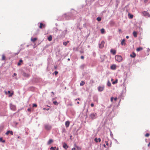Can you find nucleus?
Returning a JSON list of instances; mask_svg holds the SVG:
<instances>
[{
	"instance_id": "f257e3e1",
	"label": "nucleus",
	"mask_w": 150,
	"mask_h": 150,
	"mask_svg": "<svg viewBox=\"0 0 150 150\" xmlns=\"http://www.w3.org/2000/svg\"><path fill=\"white\" fill-rule=\"evenodd\" d=\"M115 59L116 61L118 62H120L122 60V57L120 55H116L115 57Z\"/></svg>"
},
{
	"instance_id": "f03ea898",
	"label": "nucleus",
	"mask_w": 150,
	"mask_h": 150,
	"mask_svg": "<svg viewBox=\"0 0 150 150\" xmlns=\"http://www.w3.org/2000/svg\"><path fill=\"white\" fill-rule=\"evenodd\" d=\"M81 147L77 145L76 144H74V147L71 149V150H81Z\"/></svg>"
},
{
	"instance_id": "7ed1b4c3",
	"label": "nucleus",
	"mask_w": 150,
	"mask_h": 150,
	"mask_svg": "<svg viewBox=\"0 0 150 150\" xmlns=\"http://www.w3.org/2000/svg\"><path fill=\"white\" fill-rule=\"evenodd\" d=\"M96 113H91L89 115V117L92 120H93L96 118Z\"/></svg>"
},
{
	"instance_id": "20e7f679",
	"label": "nucleus",
	"mask_w": 150,
	"mask_h": 150,
	"mask_svg": "<svg viewBox=\"0 0 150 150\" xmlns=\"http://www.w3.org/2000/svg\"><path fill=\"white\" fill-rule=\"evenodd\" d=\"M142 13L144 16L148 17H150V14L147 11H143L142 12Z\"/></svg>"
},
{
	"instance_id": "39448f33",
	"label": "nucleus",
	"mask_w": 150,
	"mask_h": 150,
	"mask_svg": "<svg viewBox=\"0 0 150 150\" xmlns=\"http://www.w3.org/2000/svg\"><path fill=\"white\" fill-rule=\"evenodd\" d=\"M45 128L47 130H50L51 128V126L48 125H46L45 126Z\"/></svg>"
},
{
	"instance_id": "423d86ee",
	"label": "nucleus",
	"mask_w": 150,
	"mask_h": 150,
	"mask_svg": "<svg viewBox=\"0 0 150 150\" xmlns=\"http://www.w3.org/2000/svg\"><path fill=\"white\" fill-rule=\"evenodd\" d=\"M105 42L104 41H102L99 44V47L100 48H101L103 47L104 46Z\"/></svg>"
},
{
	"instance_id": "0eeeda50",
	"label": "nucleus",
	"mask_w": 150,
	"mask_h": 150,
	"mask_svg": "<svg viewBox=\"0 0 150 150\" xmlns=\"http://www.w3.org/2000/svg\"><path fill=\"white\" fill-rule=\"evenodd\" d=\"M46 25L45 24H43L42 23H40V25L39 26V28L40 29L42 28H44L45 27Z\"/></svg>"
},
{
	"instance_id": "6e6552de",
	"label": "nucleus",
	"mask_w": 150,
	"mask_h": 150,
	"mask_svg": "<svg viewBox=\"0 0 150 150\" xmlns=\"http://www.w3.org/2000/svg\"><path fill=\"white\" fill-rule=\"evenodd\" d=\"M10 108L11 110H15L16 109V107L15 105H12L11 106Z\"/></svg>"
},
{
	"instance_id": "1a4fd4ad",
	"label": "nucleus",
	"mask_w": 150,
	"mask_h": 150,
	"mask_svg": "<svg viewBox=\"0 0 150 150\" xmlns=\"http://www.w3.org/2000/svg\"><path fill=\"white\" fill-rule=\"evenodd\" d=\"M63 147L64 149H67L69 147L68 146H67V144L65 143H64L63 144Z\"/></svg>"
},
{
	"instance_id": "9d476101",
	"label": "nucleus",
	"mask_w": 150,
	"mask_h": 150,
	"mask_svg": "<svg viewBox=\"0 0 150 150\" xmlns=\"http://www.w3.org/2000/svg\"><path fill=\"white\" fill-rule=\"evenodd\" d=\"M6 60V57L4 54H3L2 55L1 60L2 61H5Z\"/></svg>"
},
{
	"instance_id": "9b49d317",
	"label": "nucleus",
	"mask_w": 150,
	"mask_h": 150,
	"mask_svg": "<svg viewBox=\"0 0 150 150\" xmlns=\"http://www.w3.org/2000/svg\"><path fill=\"white\" fill-rule=\"evenodd\" d=\"M110 52L113 55H114L116 54V51L115 50L112 49L110 50Z\"/></svg>"
},
{
	"instance_id": "f8f14e48",
	"label": "nucleus",
	"mask_w": 150,
	"mask_h": 150,
	"mask_svg": "<svg viewBox=\"0 0 150 150\" xmlns=\"http://www.w3.org/2000/svg\"><path fill=\"white\" fill-rule=\"evenodd\" d=\"M70 125V122L69 121H67L65 122V126L66 127H68Z\"/></svg>"
},
{
	"instance_id": "ddd939ff",
	"label": "nucleus",
	"mask_w": 150,
	"mask_h": 150,
	"mask_svg": "<svg viewBox=\"0 0 150 150\" xmlns=\"http://www.w3.org/2000/svg\"><path fill=\"white\" fill-rule=\"evenodd\" d=\"M9 133H10V134L13 135V133L12 131H8L6 133V135H8Z\"/></svg>"
},
{
	"instance_id": "4468645a",
	"label": "nucleus",
	"mask_w": 150,
	"mask_h": 150,
	"mask_svg": "<svg viewBox=\"0 0 150 150\" xmlns=\"http://www.w3.org/2000/svg\"><path fill=\"white\" fill-rule=\"evenodd\" d=\"M104 87L101 86H99L98 88V90L99 91H101L103 90Z\"/></svg>"
},
{
	"instance_id": "2eb2a0df",
	"label": "nucleus",
	"mask_w": 150,
	"mask_h": 150,
	"mask_svg": "<svg viewBox=\"0 0 150 150\" xmlns=\"http://www.w3.org/2000/svg\"><path fill=\"white\" fill-rule=\"evenodd\" d=\"M121 44L122 45H125L126 43L125 42V39H123L121 41Z\"/></svg>"
},
{
	"instance_id": "dca6fc26",
	"label": "nucleus",
	"mask_w": 150,
	"mask_h": 150,
	"mask_svg": "<svg viewBox=\"0 0 150 150\" xmlns=\"http://www.w3.org/2000/svg\"><path fill=\"white\" fill-rule=\"evenodd\" d=\"M133 35L135 37V38H136L137 37V32H136V31H134L133 32Z\"/></svg>"
},
{
	"instance_id": "f3484780",
	"label": "nucleus",
	"mask_w": 150,
	"mask_h": 150,
	"mask_svg": "<svg viewBox=\"0 0 150 150\" xmlns=\"http://www.w3.org/2000/svg\"><path fill=\"white\" fill-rule=\"evenodd\" d=\"M8 93L9 94V97L13 95V92H12L11 93V91H8Z\"/></svg>"
},
{
	"instance_id": "a211bd4d",
	"label": "nucleus",
	"mask_w": 150,
	"mask_h": 150,
	"mask_svg": "<svg viewBox=\"0 0 150 150\" xmlns=\"http://www.w3.org/2000/svg\"><path fill=\"white\" fill-rule=\"evenodd\" d=\"M136 56V54L134 52H133L132 54L130 55V57L133 58L135 57Z\"/></svg>"
},
{
	"instance_id": "6ab92c4d",
	"label": "nucleus",
	"mask_w": 150,
	"mask_h": 150,
	"mask_svg": "<svg viewBox=\"0 0 150 150\" xmlns=\"http://www.w3.org/2000/svg\"><path fill=\"white\" fill-rule=\"evenodd\" d=\"M53 142V140L52 139H50L47 142V144L49 145L51 143H52Z\"/></svg>"
},
{
	"instance_id": "aec40b11",
	"label": "nucleus",
	"mask_w": 150,
	"mask_h": 150,
	"mask_svg": "<svg viewBox=\"0 0 150 150\" xmlns=\"http://www.w3.org/2000/svg\"><path fill=\"white\" fill-rule=\"evenodd\" d=\"M143 50V48L142 47H139L137 48L136 49V50L137 51H140L142 50Z\"/></svg>"
},
{
	"instance_id": "412c9836",
	"label": "nucleus",
	"mask_w": 150,
	"mask_h": 150,
	"mask_svg": "<svg viewBox=\"0 0 150 150\" xmlns=\"http://www.w3.org/2000/svg\"><path fill=\"white\" fill-rule=\"evenodd\" d=\"M37 39V38H32L31 39V40L32 42H34Z\"/></svg>"
},
{
	"instance_id": "4be33fe9",
	"label": "nucleus",
	"mask_w": 150,
	"mask_h": 150,
	"mask_svg": "<svg viewBox=\"0 0 150 150\" xmlns=\"http://www.w3.org/2000/svg\"><path fill=\"white\" fill-rule=\"evenodd\" d=\"M52 36L51 35H50V36H49L48 37V38H47L48 40L49 41H51L52 40Z\"/></svg>"
},
{
	"instance_id": "5701e85b",
	"label": "nucleus",
	"mask_w": 150,
	"mask_h": 150,
	"mask_svg": "<svg viewBox=\"0 0 150 150\" xmlns=\"http://www.w3.org/2000/svg\"><path fill=\"white\" fill-rule=\"evenodd\" d=\"M23 75L25 76V77H28L29 76V75L28 74H27L25 73H24L23 74Z\"/></svg>"
},
{
	"instance_id": "b1692460",
	"label": "nucleus",
	"mask_w": 150,
	"mask_h": 150,
	"mask_svg": "<svg viewBox=\"0 0 150 150\" xmlns=\"http://www.w3.org/2000/svg\"><path fill=\"white\" fill-rule=\"evenodd\" d=\"M85 84V82H84L83 81H81L80 83V85L81 86H83Z\"/></svg>"
},
{
	"instance_id": "393cba45",
	"label": "nucleus",
	"mask_w": 150,
	"mask_h": 150,
	"mask_svg": "<svg viewBox=\"0 0 150 150\" xmlns=\"http://www.w3.org/2000/svg\"><path fill=\"white\" fill-rule=\"evenodd\" d=\"M69 42V41H67L66 42H63V44L64 45L66 46L67 45L68 43Z\"/></svg>"
},
{
	"instance_id": "a878e982",
	"label": "nucleus",
	"mask_w": 150,
	"mask_h": 150,
	"mask_svg": "<svg viewBox=\"0 0 150 150\" xmlns=\"http://www.w3.org/2000/svg\"><path fill=\"white\" fill-rule=\"evenodd\" d=\"M56 147H51L50 148V150H56L57 149Z\"/></svg>"
},
{
	"instance_id": "bb28decb",
	"label": "nucleus",
	"mask_w": 150,
	"mask_h": 150,
	"mask_svg": "<svg viewBox=\"0 0 150 150\" xmlns=\"http://www.w3.org/2000/svg\"><path fill=\"white\" fill-rule=\"evenodd\" d=\"M22 62H23L22 60L21 59L19 61V62L18 63V65H21V63H22Z\"/></svg>"
},
{
	"instance_id": "cd10ccee",
	"label": "nucleus",
	"mask_w": 150,
	"mask_h": 150,
	"mask_svg": "<svg viewBox=\"0 0 150 150\" xmlns=\"http://www.w3.org/2000/svg\"><path fill=\"white\" fill-rule=\"evenodd\" d=\"M128 16H129V18H132L133 17V15L130 14H128Z\"/></svg>"
},
{
	"instance_id": "c85d7f7f",
	"label": "nucleus",
	"mask_w": 150,
	"mask_h": 150,
	"mask_svg": "<svg viewBox=\"0 0 150 150\" xmlns=\"http://www.w3.org/2000/svg\"><path fill=\"white\" fill-rule=\"evenodd\" d=\"M53 103L55 105H57L59 103L57 101H54L53 102Z\"/></svg>"
},
{
	"instance_id": "c756f323",
	"label": "nucleus",
	"mask_w": 150,
	"mask_h": 150,
	"mask_svg": "<svg viewBox=\"0 0 150 150\" xmlns=\"http://www.w3.org/2000/svg\"><path fill=\"white\" fill-rule=\"evenodd\" d=\"M101 32L103 34L105 32V30L103 28L101 29Z\"/></svg>"
},
{
	"instance_id": "7c9ffc66",
	"label": "nucleus",
	"mask_w": 150,
	"mask_h": 150,
	"mask_svg": "<svg viewBox=\"0 0 150 150\" xmlns=\"http://www.w3.org/2000/svg\"><path fill=\"white\" fill-rule=\"evenodd\" d=\"M96 19L98 21H100L101 20V18L100 17H97Z\"/></svg>"
},
{
	"instance_id": "2f4dec72",
	"label": "nucleus",
	"mask_w": 150,
	"mask_h": 150,
	"mask_svg": "<svg viewBox=\"0 0 150 150\" xmlns=\"http://www.w3.org/2000/svg\"><path fill=\"white\" fill-rule=\"evenodd\" d=\"M116 66H111L110 69L112 70L115 69L116 68Z\"/></svg>"
},
{
	"instance_id": "473e14b6",
	"label": "nucleus",
	"mask_w": 150,
	"mask_h": 150,
	"mask_svg": "<svg viewBox=\"0 0 150 150\" xmlns=\"http://www.w3.org/2000/svg\"><path fill=\"white\" fill-rule=\"evenodd\" d=\"M0 142H2L3 143H4L5 142V140H3V139L2 138H0Z\"/></svg>"
},
{
	"instance_id": "72a5a7b5",
	"label": "nucleus",
	"mask_w": 150,
	"mask_h": 150,
	"mask_svg": "<svg viewBox=\"0 0 150 150\" xmlns=\"http://www.w3.org/2000/svg\"><path fill=\"white\" fill-rule=\"evenodd\" d=\"M107 85L109 86H110L111 85V83H110V81H108V82Z\"/></svg>"
},
{
	"instance_id": "f704fd0d",
	"label": "nucleus",
	"mask_w": 150,
	"mask_h": 150,
	"mask_svg": "<svg viewBox=\"0 0 150 150\" xmlns=\"http://www.w3.org/2000/svg\"><path fill=\"white\" fill-rule=\"evenodd\" d=\"M117 79H116V80H115V81H113L112 82V83L113 84H115L116 83H117Z\"/></svg>"
},
{
	"instance_id": "c9c22d12",
	"label": "nucleus",
	"mask_w": 150,
	"mask_h": 150,
	"mask_svg": "<svg viewBox=\"0 0 150 150\" xmlns=\"http://www.w3.org/2000/svg\"><path fill=\"white\" fill-rule=\"evenodd\" d=\"M37 105L36 104H33V107H37Z\"/></svg>"
},
{
	"instance_id": "e433bc0d",
	"label": "nucleus",
	"mask_w": 150,
	"mask_h": 150,
	"mask_svg": "<svg viewBox=\"0 0 150 150\" xmlns=\"http://www.w3.org/2000/svg\"><path fill=\"white\" fill-rule=\"evenodd\" d=\"M149 135V133H147L145 134V136L146 137H148Z\"/></svg>"
},
{
	"instance_id": "4c0bfd02",
	"label": "nucleus",
	"mask_w": 150,
	"mask_h": 150,
	"mask_svg": "<svg viewBox=\"0 0 150 150\" xmlns=\"http://www.w3.org/2000/svg\"><path fill=\"white\" fill-rule=\"evenodd\" d=\"M94 140L97 143L98 142V139L97 138H96Z\"/></svg>"
},
{
	"instance_id": "58836bf2",
	"label": "nucleus",
	"mask_w": 150,
	"mask_h": 150,
	"mask_svg": "<svg viewBox=\"0 0 150 150\" xmlns=\"http://www.w3.org/2000/svg\"><path fill=\"white\" fill-rule=\"evenodd\" d=\"M54 73L55 75H57L58 73V72L57 71H54Z\"/></svg>"
},
{
	"instance_id": "ea45409f",
	"label": "nucleus",
	"mask_w": 150,
	"mask_h": 150,
	"mask_svg": "<svg viewBox=\"0 0 150 150\" xmlns=\"http://www.w3.org/2000/svg\"><path fill=\"white\" fill-rule=\"evenodd\" d=\"M113 99H114V98L113 97H111V99H110V100H111V102H112Z\"/></svg>"
},
{
	"instance_id": "a19ab883",
	"label": "nucleus",
	"mask_w": 150,
	"mask_h": 150,
	"mask_svg": "<svg viewBox=\"0 0 150 150\" xmlns=\"http://www.w3.org/2000/svg\"><path fill=\"white\" fill-rule=\"evenodd\" d=\"M105 143L106 145L108 146V142L107 141H105Z\"/></svg>"
},
{
	"instance_id": "79ce46f5",
	"label": "nucleus",
	"mask_w": 150,
	"mask_h": 150,
	"mask_svg": "<svg viewBox=\"0 0 150 150\" xmlns=\"http://www.w3.org/2000/svg\"><path fill=\"white\" fill-rule=\"evenodd\" d=\"M49 109V108L46 109V108H43V110H48Z\"/></svg>"
},
{
	"instance_id": "37998d69",
	"label": "nucleus",
	"mask_w": 150,
	"mask_h": 150,
	"mask_svg": "<svg viewBox=\"0 0 150 150\" xmlns=\"http://www.w3.org/2000/svg\"><path fill=\"white\" fill-rule=\"evenodd\" d=\"M81 59H83L84 58V57L83 56H81Z\"/></svg>"
},
{
	"instance_id": "c03bdc74",
	"label": "nucleus",
	"mask_w": 150,
	"mask_h": 150,
	"mask_svg": "<svg viewBox=\"0 0 150 150\" xmlns=\"http://www.w3.org/2000/svg\"><path fill=\"white\" fill-rule=\"evenodd\" d=\"M148 1V0H144V2L145 3H146Z\"/></svg>"
},
{
	"instance_id": "a18cd8bd",
	"label": "nucleus",
	"mask_w": 150,
	"mask_h": 150,
	"mask_svg": "<svg viewBox=\"0 0 150 150\" xmlns=\"http://www.w3.org/2000/svg\"><path fill=\"white\" fill-rule=\"evenodd\" d=\"M94 105L93 103H92L91 104V106L92 107H93L94 106Z\"/></svg>"
},
{
	"instance_id": "49530a36",
	"label": "nucleus",
	"mask_w": 150,
	"mask_h": 150,
	"mask_svg": "<svg viewBox=\"0 0 150 150\" xmlns=\"http://www.w3.org/2000/svg\"><path fill=\"white\" fill-rule=\"evenodd\" d=\"M98 142H101V139L100 138H99L98 139Z\"/></svg>"
},
{
	"instance_id": "de8ad7c7",
	"label": "nucleus",
	"mask_w": 150,
	"mask_h": 150,
	"mask_svg": "<svg viewBox=\"0 0 150 150\" xmlns=\"http://www.w3.org/2000/svg\"><path fill=\"white\" fill-rule=\"evenodd\" d=\"M113 99H114V100L115 101H116L117 99V97H115V98H114Z\"/></svg>"
},
{
	"instance_id": "09e8293b",
	"label": "nucleus",
	"mask_w": 150,
	"mask_h": 150,
	"mask_svg": "<svg viewBox=\"0 0 150 150\" xmlns=\"http://www.w3.org/2000/svg\"><path fill=\"white\" fill-rule=\"evenodd\" d=\"M27 110L28 111H30L31 110V109L30 108H28Z\"/></svg>"
},
{
	"instance_id": "8fccbe9b",
	"label": "nucleus",
	"mask_w": 150,
	"mask_h": 150,
	"mask_svg": "<svg viewBox=\"0 0 150 150\" xmlns=\"http://www.w3.org/2000/svg\"><path fill=\"white\" fill-rule=\"evenodd\" d=\"M16 75H17V74H16V73H14V74H13V76H16Z\"/></svg>"
},
{
	"instance_id": "3c124183",
	"label": "nucleus",
	"mask_w": 150,
	"mask_h": 150,
	"mask_svg": "<svg viewBox=\"0 0 150 150\" xmlns=\"http://www.w3.org/2000/svg\"><path fill=\"white\" fill-rule=\"evenodd\" d=\"M126 38L127 39H128V38H129V36H126Z\"/></svg>"
},
{
	"instance_id": "603ef678",
	"label": "nucleus",
	"mask_w": 150,
	"mask_h": 150,
	"mask_svg": "<svg viewBox=\"0 0 150 150\" xmlns=\"http://www.w3.org/2000/svg\"><path fill=\"white\" fill-rule=\"evenodd\" d=\"M148 146H150V142L148 144Z\"/></svg>"
},
{
	"instance_id": "864d4df0",
	"label": "nucleus",
	"mask_w": 150,
	"mask_h": 150,
	"mask_svg": "<svg viewBox=\"0 0 150 150\" xmlns=\"http://www.w3.org/2000/svg\"><path fill=\"white\" fill-rule=\"evenodd\" d=\"M18 139L20 138H21V137H20V136H18Z\"/></svg>"
},
{
	"instance_id": "5fc2aeb1",
	"label": "nucleus",
	"mask_w": 150,
	"mask_h": 150,
	"mask_svg": "<svg viewBox=\"0 0 150 150\" xmlns=\"http://www.w3.org/2000/svg\"><path fill=\"white\" fill-rule=\"evenodd\" d=\"M103 146H104V147H106V146L105 145V144H104L103 145Z\"/></svg>"
},
{
	"instance_id": "6e6d98bb",
	"label": "nucleus",
	"mask_w": 150,
	"mask_h": 150,
	"mask_svg": "<svg viewBox=\"0 0 150 150\" xmlns=\"http://www.w3.org/2000/svg\"><path fill=\"white\" fill-rule=\"evenodd\" d=\"M119 31H120V32H121V30L120 29H119Z\"/></svg>"
},
{
	"instance_id": "4d7b16f0",
	"label": "nucleus",
	"mask_w": 150,
	"mask_h": 150,
	"mask_svg": "<svg viewBox=\"0 0 150 150\" xmlns=\"http://www.w3.org/2000/svg\"><path fill=\"white\" fill-rule=\"evenodd\" d=\"M51 93H52L53 94H54V93L53 92H52Z\"/></svg>"
},
{
	"instance_id": "13d9d810",
	"label": "nucleus",
	"mask_w": 150,
	"mask_h": 150,
	"mask_svg": "<svg viewBox=\"0 0 150 150\" xmlns=\"http://www.w3.org/2000/svg\"><path fill=\"white\" fill-rule=\"evenodd\" d=\"M56 150H59V149L58 148H57V149Z\"/></svg>"
},
{
	"instance_id": "bf43d9fd",
	"label": "nucleus",
	"mask_w": 150,
	"mask_h": 150,
	"mask_svg": "<svg viewBox=\"0 0 150 150\" xmlns=\"http://www.w3.org/2000/svg\"><path fill=\"white\" fill-rule=\"evenodd\" d=\"M77 103L78 104H79V102H78Z\"/></svg>"
},
{
	"instance_id": "052dcab7",
	"label": "nucleus",
	"mask_w": 150,
	"mask_h": 150,
	"mask_svg": "<svg viewBox=\"0 0 150 150\" xmlns=\"http://www.w3.org/2000/svg\"><path fill=\"white\" fill-rule=\"evenodd\" d=\"M60 51V50H59L58 51V52H59Z\"/></svg>"
},
{
	"instance_id": "680f3d73",
	"label": "nucleus",
	"mask_w": 150,
	"mask_h": 150,
	"mask_svg": "<svg viewBox=\"0 0 150 150\" xmlns=\"http://www.w3.org/2000/svg\"><path fill=\"white\" fill-rule=\"evenodd\" d=\"M93 54L94 55H95V52H93Z\"/></svg>"
},
{
	"instance_id": "e2e57ef3",
	"label": "nucleus",
	"mask_w": 150,
	"mask_h": 150,
	"mask_svg": "<svg viewBox=\"0 0 150 150\" xmlns=\"http://www.w3.org/2000/svg\"><path fill=\"white\" fill-rule=\"evenodd\" d=\"M5 93L6 94H7V92L6 91H5Z\"/></svg>"
},
{
	"instance_id": "0e129e2a",
	"label": "nucleus",
	"mask_w": 150,
	"mask_h": 150,
	"mask_svg": "<svg viewBox=\"0 0 150 150\" xmlns=\"http://www.w3.org/2000/svg\"><path fill=\"white\" fill-rule=\"evenodd\" d=\"M77 99L78 100H80V99L79 98H78Z\"/></svg>"
},
{
	"instance_id": "69168bd1",
	"label": "nucleus",
	"mask_w": 150,
	"mask_h": 150,
	"mask_svg": "<svg viewBox=\"0 0 150 150\" xmlns=\"http://www.w3.org/2000/svg\"><path fill=\"white\" fill-rule=\"evenodd\" d=\"M72 137V136L71 135L70 136V137Z\"/></svg>"
},
{
	"instance_id": "338daca9",
	"label": "nucleus",
	"mask_w": 150,
	"mask_h": 150,
	"mask_svg": "<svg viewBox=\"0 0 150 150\" xmlns=\"http://www.w3.org/2000/svg\"><path fill=\"white\" fill-rule=\"evenodd\" d=\"M112 66H115V65H112Z\"/></svg>"
},
{
	"instance_id": "774afa93",
	"label": "nucleus",
	"mask_w": 150,
	"mask_h": 150,
	"mask_svg": "<svg viewBox=\"0 0 150 150\" xmlns=\"http://www.w3.org/2000/svg\"><path fill=\"white\" fill-rule=\"evenodd\" d=\"M68 59V60H70V59Z\"/></svg>"
}]
</instances>
